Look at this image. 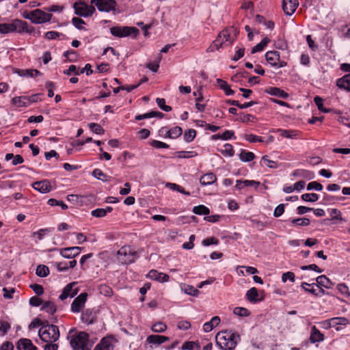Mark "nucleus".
<instances>
[{
	"label": "nucleus",
	"mask_w": 350,
	"mask_h": 350,
	"mask_svg": "<svg viewBox=\"0 0 350 350\" xmlns=\"http://www.w3.org/2000/svg\"><path fill=\"white\" fill-rule=\"evenodd\" d=\"M239 340V334L232 330L221 331L216 336V345L224 350L234 349Z\"/></svg>",
	"instance_id": "nucleus-1"
},
{
	"label": "nucleus",
	"mask_w": 350,
	"mask_h": 350,
	"mask_svg": "<svg viewBox=\"0 0 350 350\" xmlns=\"http://www.w3.org/2000/svg\"><path fill=\"white\" fill-rule=\"evenodd\" d=\"M67 338L70 340V345L73 350H91L88 333L77 332L75 329H71Z\"/></svg>",
	"instance_id": "nucleus-2"
},
{
	"label": "nucleus",
	"mask_w": 350,
	"mask_h": 350,
	"mask_svg": "<svg viewBox=\"0 0 350 350\" xmlns=\"http://www.w3.org/2000/svg\"><path fill=\"white\" fill-rule=\"evenodd\" d=\"M33 27L29 28L27 22L14 19L10 23H0V33L2 34H7L10 33H23V32H31Z\"/></svg>",
	"instance_id": "nucleus-3"
},
{
	"label": "nucleus",
	"mask_w": 350,
	"mask_h": 350,
	"mask_svg": "<svg viewBox=\"0 0 350 350\" xmlns=\"http://www.w3.org/2000/svg\"><path fill=\"white\" fill-rule=\"evenodd\" d=\"M238 31L234 27L226 28L220 32L217 39L213 42V45L217 49L230 46L235 40Z\"/></svg>",
	"instance_id": "nucleus-4"
},
{
	"label": "nucleus",
	"mask_w": 350,
	"mask_h": 350,
	"mask_svg": "<svg viewBox=\"0 0 350 350\" xmlns=\"http://www.w3.org/2000/svg\"><path fill=\"white\" fill-rule=\"evenodd\" d=\"M40 339L45 342H55L59 338V331L57 326L46 324L42 325L38 332Z\"/></svg>",
	"instance_id": "nucleus-5"
},
{
	"label": "nucleus",
	"mask_w": 350,
	"mask_h": 350,
	"mask_svg": "<svg viewBox=\"0 0 350 350\" xmlns=\"http://www.w3.org/2000/svg\"><path fill=\"white\" fill-rule=\"evenodd\" d=\"M136 256L135 252L133 251L129 246H124L117 252L118 260L122 264L133 262L135 260Z\"/></svg>",
	"instance_id": "nucleus-6"
},
{
	"label": "nucleus",
	"mask_w": 350,
	"mask_h": 350,
	"mask_svg": "<svg viewBox=\"0 0 350 350\" xmlns=\"http://www.w3.org/2000/svg\"><path fill=\"white\" fill-rule=\"evenodd\" d=\"M73 8L75 9V13L77 15L83 17H88L93 14L95 12V8L92 5H88L84 2H76Z\"/></svg>",
	"instance_id": "nucleus-7"
},
{
	"label": "nucleus",
	"mask_w": 350,
	"mask_h": 350,
	"mask_svg": "<svg viewBox=\"0 0 350 350\" xmlns=\"http://www.w3.org/2000/svg\"><path fill=\"white\" fill-rule=\"evenodd\" d=\"M111 33L116 37H126L132 33L135 35L139 32L136 27L116 26L110 28Z\"/></svg>",
	"instance_id": "nucleus-8"
},
{
	"label": "nucleus",
	"mask_w": 350,
	"mask_h": 350,
	"mask_svg": "<svg viewBox=\"0 0 350 350\" xmlns=\"http://www.w3.org/2000/svg\"><path fill=\"white\" fill-rule=\"evenodd\" d=\"M91 4H94L100 12H106L115 10L116 6L114 0H91Z\"/></svg>",
	"instance_id": "nucleus-9"
},
{
	"label": "nucleus",
	"mask_w": 350,
	"mask_h": 350,
	"mask_svg": "<svg viewBox=\"0 0 350 350\" xmlns=\"http://www.w3.org/2000/svg\"><path fill=\"white\" fill-rule=\"evenodd\" d=\"M31 17H33L32 23L35 24H40L49 21L51 19L52 14L44 12V11L36 9L31 11Z\"/></svg>",
	"instance_id": "nucleus-10"
},
{
	"label": "nucleus",
	"mask_w": 350,
	"mask_h": 350,
	"mask_svg": "<svg viewBox=\"0 0 350 350\" xmlns=\"http://www.w3.org/2000/svg\"><path fill=\"white\" fill-rule=\"evenodd\" d=\"M265 292L262 290H258L255 287L251 288L246 293V297L251 303H258L265 299Z\"/></svg>",
	"instance_id": "nucleus-11"
},
{
	"label": "nucleus",
	"mask_w": 350,
	"mask_h": 350,
	"mask_svg": "<svg viewBox=\"0 0 350 350\" xmlns=\"http://www.w3.org/2000/svg\"><path fill=\"white\" fill-rule=\"evenodd\" d=\"M88 294L83 293L76 297L71 304V310L73 312H79L84 306L86 301Z\"/></svg>",
	"instance_id": "nucleus-12"
},
{
	"label": "nucleus",
	"mask_w": 350,
	"mask_h": 350,
	"mask_svg": "<svg viewBox=\"0 0 350 350\" xmlns=\"http://www.w3.org/2000/svg\"><path fill=\"white\" fill-rule=\"evenodd\" d=\"M299 5L297 0H283L282 8L284 13L287 15H292L297 10Z\"/></svg>",
	"instance_id": "nucleus-13"
},
{
	"label": "nucleus",
	"mask_w": 350,
	"mask_h": 350,
	"mask_svg": "<svg viewBox=\"0 0 350 350\" xmlns=\"http://www.w3.org/2000/svg\"><path fill=\"white\" fill-rule=\"evenodd\" d=\"M32 187L34 189L42 193H48L52 189L51 183L47 180L35 182L33 183Z\"/></svg>",
	"instance_id": "nucleus-14"
},
{
	"label": "nucleus",
	"mask_w": 350,
	"mask_h": 350,
	"mask_svg": "<svg viewBox=\"0 0 350 350\" xmlns=\"http://www.w3.org/2000/svg\"><path fill=\"white\" fill-rule=\"evenodd\" d=\"M81 251L80 247H70L60 250V254L66 258H72L78 256Z\"/></svg>",
	"instance_id": "nucleus-15"
},
{
	"label": "nucleus",
	"mask_w": 350,
	"mask_h": 350,
	"mask_svg": "<svg viewBox=\"0 0 350 350\" xmlns=\"http://www.w3.org/2000/svg\"><path fill=\"white\" fill-rule=\"evenodd\" d=\"M146 276L147 278L159 283L167 282L169 279V276L167 274L158 272L154 269L150 271Z\"/></svg>",
	"instance_id": "nucleus-16"
},
{
	"label": "nucleus",
	"mask_w": 350,
	"mask_h": 350,
	"mask_svg": "<svg viewBox=\"0 0 350 350\" xmlns=\"http://www.w3.org/2000/svg\"><path fill=\"white\" fill-rule=\"evenodd\" d=\"M146 276L147 278L159 283L167 282L169 279V276L167 274L158 272L154 269L150 271Z\"/></svg>",
	"instance_id": "nucleus-17"
},
{
	"label": "nucleus",
	"mask_w": 350,
	"mask_h": 350,
	"mask_svg": "<svg viewBox=\"0 0 350 350\" xmlns=\"http://www.w3.org/2000/svg\"><path fill=\"white\" fill-rule=\"evenodd\" d=\"M265 58L267 62L273 67L278 66L280 58V53L278 51H268L265 54Z\"/></svg>",
	"instance_id": "nucleus-18"
},
{
	"label": "nucleus",
	"mask_w": 350,
	"mask_h": 350,
	"mask_svg": "<svg viewBox=\"0 0 350 350\" xmlns=\"http://www.w3.org/2000/svg\"><path fill=\"white\" fill-rule=\"evenodd\" d=\"M324 340L323 334L319 331L316 326L311 327L310 340L312 343L321 342Z\"/></svg>",
	"instance_id": "nucleus-19"
},
{
	"label": "nucleus",
	"mask_w": 350,
	"mask_h": 350,
	"mask_svg": "<svg viewBox=\"0 0 350 350\" xmlns=\"http://www.w3.org/2000/svg\"><path fill=\"white\" fill-rule=\"evenodd\" d=\"M17 348L19 350H37V347L33 345L31 340L27 338L19 340Z\"/></svg>",
	"instance_id": "nucleus-20"
},
{
	"label": "nucleus",
	"mask_w": 350,
	"mask_h": 350,
	"mask_svg": "<svg viewBox=\"0 0 350 350\" xmlns=\"http://www.w3.org/2000/svg\"><path fill=\"white\" fill-rule=\"evenodd\" d=\"M310 288H306L305 286H301V288L305 291L314 295L315 296H321L324 294V290L322 288L323 286H308ZM326 288H329L330 286H323Z\"/></svg>",
	"instance_id": "nucleus-21"
},
{
	"label": "nucleus",
	"mask_w": 350,
	"mask_h": 350,
	"mask_svg": "<svg viewBox=\"0 0 350 350\" xmlns=\"http://www.w3.org/2000/svg\"><path fill=\"white\" fill-rule=\"evenodd\" d=\"M260 185V182L256 180H237L236 182L235 188L238 190H241L246 187H257Z\"/></svg>",
	"instance_id": "nucleus-22"
},
{
	"label": "nucleus",
	"mask_w": 350,
	"mask_h": 350,
	"mask_svg": "<svg viewBox=\"0 0 350 350\" xmlns=\"http://www.w3.org/2000/svg\"><path fill=\"white\" fill-rule=\"evenodd\" d=\"M96 314L90 309L84 310L81 314V320L87 324H92L96 321Z\"/></svg>",
	"instance_id": "nucleus-23"
},
{
	"label": "nucleus",
	"mask_w": 350,
	"mask_h": 350,
	"mask_svg": "<svg viewBox=\"0 0 350 350\" xmlns=\"http://www.w3.org/2000/svg\"><path fill=\"white\" fill-rule=\"evenodd\" d=\"M169 340V338L160 335H150L146 338V342L149 344L161 345Z\"/></svg>",
	"instance_id": "nucleus-24"
},
{
	"label": "nucleus",
	"mask_w": 350,
	"mask_h": 350,
	"mask_svg": "<svg viewBox=\"0 0 350 350\" xmlns=\"http://www.w3.org/2000/svg\"><path fill=\"white\" fill-rule=\"evenodd\" d=\"M217 177L213 173L204 174L200 179V183L203 186L210 185L215 183Z\"/></svg>",
	"instance_id": "nucleus-25"
},
{
	"label": "nucleus",
	"mask_w": 350,
	"mask_h": 350,
	"mask_svg": "<svg viewBox=\"0 0 350 350\" xmlns=\"http://www.w3.org/2000/svg\"><path fill=\"white\" fill-rule=\"evenodd\" d=\"M12 103L17 107H27L29 105V100L27 96H16L12 99Z\"/></svg>",
	"instance_id": "nucleus-26"
},
{
	"label": "nucleus",
	"mask_w": 350,
	"mask_h": 350,
	"mask_svg": "<svg viewBox=\"0 0 350 350\" xmlns=\"http://www.w3.org/2000/svg\"><path fill=\"white\" fill-rule=\"evenodd\" d=\"M336 85L339 88L350 91V74L345 75L338 79Z\"/></svg>",
	"instance_id": "nucleus-27"
},
{
	"label": "nucleus",
	"mask_w": 350,
	"mask_h": 350,
	"mask_svg": "<svg viewBox=\"0 0 350 350\" xmlns=\"http://www.w3.org/2000/svg\"><path fill=\"white\" fill-rule=\"evenodd\" d=\"M161 131L165 132V135L172 139H176L182 134V129L179 126H175L170 130H166L165 128H162Z\"/></svg>",
	"instance_id": "nucleus-28"
},
{
	"label": "nucleus",
	"mask_w": 350,
	"mask_h": 350,
	"mask_svg": "<svg viewBox=\"0 0 350 350\" xmlns=\"http://www.w3.org/2000/svg\"><path fill=\"white\" fill-rule=\"evenodd\" d=\"M73 286H66L64 288L62 294L59 295V298L61 300H64L67 299L68 297H74L77 293L78 290L77 289H72Z\"/></svg>",
	"instance_id": "nucleus-29"
},
{
	"label": "nucleus",
	"mask_w": 350,
	"mask_h": 350,
	"mask_svg": "<svg viewBox=\"0 0 350 350\" xmlns=\"http://www.w3.org/2000/svg\"><path fill=\"white\" fill-rule=\"evenodd\" d=\"M266 92L270 95L278 96L282 98H286L288 97V94L285 92L284 90L275 87L269 88Z\"/></svg>",
	"instance_id": "nucleus-30"
},
{
	"label": "nucleus",
	"mask_w": 350,
	"mask_h": 350,
	"mask_svg": "<svg viewBox=\"0 0 350 350\" xmlns=\"http://www.w3.org/2000/svg\"><path fill=\"white\" fill-rule=\"evenodd\" d=\"M276 133L282 137L289 139H296L298 136L297 131L294 130H284L279 129L276 131Z\"/></svg>",
	"instance_id": "nucleus-31"
},
{
	"label": "nucleus",
	"mask_w": 350,
	"mask_h": 350,
	"mask_svg": "<svg viewBox=\"0 0 350 350\" xmlns=\"http://www.w3.org/2000/svg\"><path fill=\"white\" fill-rule=\"evenodd\" d=\"M93 350H111V340L106 338H103Z\"/></svg>",
	"instance_id": "nucleus-32"
},
{
	"label": "nucleus",
	"mask_w": 350,
	"mask_h": 350,
	"mask_svg": "<svg viewBox=\"0 0 350 350\" xmlns=\"http://www.w3.org/2000/svg\"><path fill=\"white\" fill-rule=\"evenodd\" d=\"M164 114L159 111H150L144 114L137 115L135 116L137 120H141L146 118H151L154 117L163 118Z\"/></svg>",
	"instance_id": "nucleus-33"
},
{
	"label": "nucleus",
	"mask_w": 350,
	"mask_h": 350,
	"mask_svg": "<svg viewBox=\"0 0 350 350\" xmlns=\"http://www.w3.org/2000/svg\"><path fill=\"white\" fill-rule=\"evenodd\" d=\"M112 208L107 206L106 208H96L91 212L92 216L96 217H103L107 213L111 212Z\"/></svg>",
	"instance_id": "nucleus-34"
},
{
	"label": "nucleus",
	"mask_w": 350,
	"mask_h": 350,
	"mask_svg": "<svg viewBox=\"0 0 350 350\" xmlns=\"http://www.w3.org/2000/svg\"><path fill=\"white\" fill-rule=\"evenodd\" d=\"M329 324L333 327L337 325H346L349 324V320L345 317L332 318L329 320Z\"/></svg>",
	"instance_id": "nucleus-35"
},
{
	"label": "nucleus",
	"mask_w": 350,
	"mask_h": 350,
	"mask_svg": "<svg viewBox=\"0 0 350 350\" xmlns=\"http://www.w3.org/2000/svg\"><path fill=\"white\" fill-rule=\"evenodd\" d=\"M181 291L191 296H198L200 293L198 289L193 286H181Z\"/></svg>",
	"instance_id": "nucleus-36"
},
{
	"label": "nucleus",
	"mask_w": 350,
	"mask_h": 350,
	"mask_svg": "<svg viewBox=\"0 0 350 350\" xmlns=\"http://www.w3.org/2000/svg\"><path fill=\"white\" fill-rule=\"evenodd\" d=\"M20 76L35 77L41 75V72L36 69L21 70L18 72Z\"/></svg>",
	"instance_id": "nucleus-37"
},
{
	"label": "nucleus",
	"mask_w": 350,
	"mask_h": 350,
	"mask_svg": "<svg viewBox=\"0 0 350 350\" xmlns=\"http://www.w3.org/2000/svg\"><path fill=\"white\" fill-rule=\"evenodd\" d=\"M239 159L243 162H248L252 161L255 155L252 152H246L244 150H242L239 155Z\"/></svg>",
	"instance_id": "nucleus-38"
},
{
	"label": "nucleus",
	"mask_w": 350,
	"mask_h": 350,
	"mask_svg": "<svg viewBox=\"0 0 350 350\" xmlns=\"http://www.w3.org/2000/svg\"><path fill=\"white\" fill-rule=\"evenodd\" d=\"M234 314L241 317H245L250 315V312L245 308L243 307H236L233 310Z\"/></svg>",
	"instance_id": "nucleus-39"
},
{
	"label": "nucleus",
	"mask_w": 350,
	"mask_h": 350,
	"mask_svg": "<svg viewBox=\"0 0 350 350\" xmlns=\"http://www.w3.org/2000/svg\"><path fill=\"white\" fill-rule=\"evenodd\" d=\"M269 41L270 40L269 38H265L260 43L252 48V53H255L262 51L267 44L269 42Z\"/></svg>",
	"instance_id": "nucleus-40"
},
{
	"label": "nucleus",
	"mask_w": 350,
	"mask_h": 350,
	"mask_svg": "<svg viewBox=\"0 0 350 350\" xmlns=\"http://www.w3.org/2000/svg\"><path fill=\"white\" fill-rule=\"evenodd\" d=\"M151 329L156 333H162L167 329V325L163 322H157L152 325Z\"/></svg>",
	"instance_id": "nucleus-41"
},
{
	"label": "nucleus",
	"mask_w": 350,
	"mask_h": 350,
	"mask_svg": "<svg viewBox=\"0 0 350 350\" xmlns=\"http://www.w3.org/2000/svg\"><path fill=\"white\" fill-rule=\"evenodd\" d=\"M193 212L197 215H208L210 213L209 208L204 205H198L194 206L193 208Z\"/></svg>",
	"instance_id": "nucleus-42"
},
{
	"label": "nucleus",
	"mask_w": 350,
	"mask_h": 350,
	"mask_svg": "<svg viewBox=\"0 0 350 350\" xmlns=\"http://www.w3.org/2000/svg\"><path fill=\"white\" fill-rule=\"evenodd\" d=\"M36 273L39 277H46L49 273V269L46 265H40L37 267Z\"/></svg>",
	"instance_id": "nucleus-43"
},
{
	"label": "nucleus",
	"mask_w": 350,
	"mask_h": 350,
	"mask_svg": "<svg viewBox=\"0 0 350 350\" xmlns=\"http://www.w3.org/2000/svg\"><path fill=\"white\" fill-rule=\"evenodd\" d=\"M220 152L226 156L232 157L234 154L232 146L230 144H226L221 148Z\"/></svg>",
	"instance_id": "nucleus-44"
},
{
	"label": "nucleus",
	"mask_w": 350,
	"mask_h": 350,
	"mask_svg": "<svg viewBox=\"0 0 350 350\" xmlns=\"http://www.w3.org/2000/svg\"><path fill=\"white\" fill-rule=\"evenodd\" d=\"M92 176L98 180H101L104 182L108 181L107 176L100 169H95L92 172Z\"/></svg>",
	"instance_id": "nucleus-45"
},
{
	"label": "nucleus",
	"mask_w": 350,
	"mask_h": 350,
	"mask_svg": "<svg viewBox=\"0 0 350 350\" xmlns=\"http://www.w3.org/2000/svg\"><path fill=\"white\" fill-rule=\"evenodd\" d=\"M166 187H168L170 189L177 191L181 193H183L187 196H190V193L189 191H186L184 190L183 188H182L180 185H176L175 183H168L166 184Z\"/></svg>",
	"instance_id": "nucleus-46"
},
{
	"label": "nucleus",
	"mask_w": 350,
	"mask_h": 350,
	"mask_svg": "<svg viewBox=\"0 0 350 350\" xmlns=\"http://www.w3.org/2000/svg\"><path fill=\"white\" fill-rule=\"evenodd\" d=\"M301 199L306 202H314L319 200V196L317 193H304L301 196Z\"/></svg>",
	"instance_id": "nucleus-47"
},
{
	"label": "nucleus",
	"mask_w": 350,
	"mask_h": 350,
	"mask_svg": "<svg viewBox=\"0 0 350 350\" xmlns=\"http://www.w3.org/2000/svg\"><path fill=\"white\" fill-rule=\"evenodd\" d=\"M42 310H45L48 313L52 314L56 311V308L53 303L50 301H46L42 306Z\"/></svg>",
	"instance_id": "nucleus-48"
},
{
	"label": "nucleus",
	"mask_w": 350,
	"mask_h": 350,
	"mask_svg": "<svg viewBox=\"0 0 350 350\" xmlns=\"http://www.w3.org/2000/svg\"><path fill=\"white\" fill-rule=\"evenodd\" d=\"M234 135V132L233 131H226L224 133H222L221 135L220 134H217V135H214L213 136V139H224V140H226V139H230L231 137Z\"/></svg>",
	"instance_id": "nucleus-49"
},
{
	"label": "nucleus",
	"mask_w": 350,
	"mask_h": 350,
	"mask_svg": "<svg viewBox=\"0 0 350 350\" xmlns=\"http://www.w3.org/2000/svg\"><path fill=\"white\" fill-rule=\"evenodd\" d=\"M292 224L298 225L299 226H306L310 223L308 218H297L291 220Z\"/></svg>",
	"instance_id": "nucleus-50"
},
{
	"label": "nucleus",
	"mask_w": 350,
	"mask_h": 350,
	"mask_svg": "<svg viewBox=\"0 0 350 350\" xmlns=\"http://www.w3.org/2000/svg\"><path fill=\"white\" fill-rule=\"evenodd\" d=\"M178 157L179 158H191L198 155L197 152L194 151H179L177 152Z\"/></svg>",
	"instance_id": "nucleus-51"
},
{
	"label": "nucleus",
	"mask_w": 350,
	"mask_h": 350,
	"mask_svg": "<svg viewBox=\"0 0 350 350\" xmlns=\"http://www.w3.org/2000/svg\"><path fill=\"white\" fill-rule=\"evenodd\" d=\"M88 127L96 134L104 133V130L98 124L92 122L88 124Z\"/></svg>",
	"instance_id": "nucleus-52"
},
{
	"label": "nucleus",
	"mask_w": 350,
	"mask_h": 350,
	"mask_svg": "<svg viewBox=\"0 0 350 350\" xmlns=\"http://www.w3.org/2000/svg\"><path fill=\"white\" fill-rule=\"evenodd\" d=\"M161 60V56L158 57L157 60L153 63H148L146 67L154 72H157L159 68V62Z\"/></svg>",
	"instance_id": "nucleus-53"
},
{
	"label": "nucleus",
	"mask_w": 350,
	"mask_h": 350,
	"mask_svg": "<svg viewBox=\"0 0 350 350\" xmlns=\"http://www.w3.org/2000/svg\"><path fill=\"white\" fill-rule=\"evenodd\" d=\"M196 135V132L194 129H189L184 134V139L186 142H190L193 140Z\"/></svg>",
	"instance_id": "nucleus-54"
},
{
	"label": "nucleus",
	"mask_w": 350,
	"mask_h": 350,
	"mask_svg": "<svg viewBox=\"0 0 350 350\" xmlns=\"http://www.w3.org/2000/svg\"><path fill=\"white\" fill-rule=\"evenodd\" d=\"M295 274L291 271L284 273L282 275V282L285 283L288 280L291 282H295Z\"/></svg>",
	"instance_id": "nucleus-55"
},
{
	"label": "nucleus",
	"mask_w": 350,
	"mask_h": 350,
	"mask_svg": "<svg viewBox=\"0 0 350 350\" xmlns=\"http://www.w3.org/2000/svg\"><path fill=\"white\" fill-rule=\"evenodd\" d=\"M10 329V324L6 321H0V336H4Z\"/></svg>",
	"instance_id": "nucleus-56"
},
{
	"label": "nucleus",
	"mask_w": 350,
	"mask_h": 350,
	"mask_svg": "<svg viewBox=\"0 0 350 350\" xmlns=\"http://www.w3.org/2000/svg\"><path fill=\"white\" fill-rule=\"evenodd\" d=\"M316 190V191H321L323 189V185L319 183L316 181L310 182L307 185V190Z\"/></svg>",
	"instance_id": "nucleus-57"
},
{
	"label": "nucleus",
	"mask_w": 350,
	"mask_h": 350,
	"mask_svg": "<svg viewBox=\"0 0 350 350\" xmlns=\"http://www.w3.org/2000/svg\"><path fill=\"white\" fill-rule=\"evenodd\" d=\"M261 164L262 165H267V167H271V168L276 167V165H274L275 162L273 161L270 160L269 159L268 156H267V155H265L262 157Z\"/></svg>",
	"instance_id": "nucleus-58"
},
{
	"label": "nucleus",
	"mask_w": 350,
	"mask_h": 350,
	"mask_svg": "<svg viewBox=\"0 0 350 350\" xmlns=\"http://www.w3.org/2000/svg\"><path fill=\"white\" fill-rule=\"evenodd\" d=\"M314 101L315 104L317 105L319 110H320L324 113H327L329 111V109H327L323 107V99L321 97L315 96L314 98Z\"/></svg>",
	"instance_id": "nucleus-59"
},
{
	"label": "nucleus",
	"mask_w": 350,
	"mask_h": 350,
	"mask_svg": "<svg viewBox=\"0 0 350 350\" xmlns=\"http://www.w3.org/2000/svg\"><path fill=\"white\" fill-rule=\"evenodd\" d=\"M48 204L51 206H61L62 208L66 210L68 208V206L64 204L62 201H57L55 199L51 198L48 200Z\"/></svg>",
	"instance_id": "nucleus-60"
},
{
	"label": "nucleus",
	"mask_w": 350,
	"mask_h": 350,
	"mask_svg": "<svg viewBox=\"0 0 350 350\" xmlns=\"http://www.w3.org/2000/svg\"><path fill=\"white\" fill-rule=\"evenodd\" d=\"M196 237L194 234H191L189 237V242H185L183 244V248L185 250H191L194 247L193 241H195Z\"/></svg>",
	"instance_id": "nucleus-61"
},
{
	"label": "nucleus",
	"mask_w": 350,
	"mask_h": 350,
	"mask_svg": "<svg viewBox=\"0 0 350 350\" xmlns=\"http://www.w3.org/2000/svg\"><path fill=\"white\" fill-rule=\"evenodd\" d=\"M99 291L101 294L105 296H111L113 294V291L110 286H99Z\"/></svg>",
	"instance_id": "nucleus-62"
},
{
	"label": "nucleus",
	"mask_w": 350,
	"mask_h": 350,
	"mask_svg": "<svg viewBox=\"0 0 350 350\" xmlns=\"http://www.w3.org/2000/svg\"><path fill=\"white\" fill-rule=\"evenodd\" d=\"M72 23L76 28L79 29H83V27L82 25L85 24V22L81 18L78 17H74L72 19Z\"/></svg>",
	"instance_id": "nucleus-63"
},
{
	"label": "nucleus",
	"mask_w": 350,
	"mask_h": 350,
	"mask_svg": "<svg viewBox=\"0 0 350 350\" xmlns=\"http://www.w3.org/2000/svg\"><path fill=\"white\" fill-rule=\"evenodd\" d=\"M284 212V204H280L274 210L273 215L275 217L281 216Z\"/></svg>",
	"instance_id": "nucleus-64"
}]
</instances>
